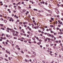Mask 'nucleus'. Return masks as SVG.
<instances>
[{
    "instance_id": "1",
    "label": "nucleus",
    "mask_w": 63,
    "mask_h": 63,
    "mask_svg": "<svg viewBox=\"0 0 63 63\" xmlns=\"http://www.w3.org/2000/svg\"><path fill=\"white\" fill-rule=\"evenodd\" d=\"M46 16H51V14H46Z\"/></svg>"
},
{
    "instance_id": "2",
    "label": "nucleus",
    "mask_w": 63,
    "mask_h": 63,
    "mask_svg": "<svg viewBox=\"0 0 63 63\" xmlns=\"http://www.w3.org/2000/svg\"><path fill=\"white\" fill-rule=\"evenodd\" d=\"M48 12H49V13H50V14H52V12L50 10H48Z\"/></svg>"
},
{
    "instance_id": "3",
    "label": "nucleus",
    "mask_w": 63,
    "mask_h": 63,
    "mask_svg": "<svg viewBox=\"0 0 63 63\" xmlns=\"http://www.w3.org/2000/svg\"><path fill=\"white\" fill-rule=\"evenodd\" d=\"M51 41H50L49 40L48 41V43H49V44H50L51 43Z\"/></svg>"
},
{
    "instance_id": "4",
    "label": "nucleus",
    "mask_w": 63,
    "mask_h": 63,
    "mask_svg": "<svg viewBox=\"0 0 63 63\" xmlns=\"http://www.w3.org/2000/svg\"><path fill=\"white\" fill-rule=\"evenodd\" d=\"M4 22H5V23H6V22H7V20H4Z\"/></svg>"
},
{
    "instance_id": "5",
    "label": "nucleus",
    "mask_w": 63,
    "mask_h": 63,
    "mask_svg": "<svg viewBox=\"0 0 63 63\" xmlns=\"http://www.w3.org/2000/svg\"><path fill=\"white\" fill-rule=\"evenodd\" d=\"M50 40H51V41H54V39H53L52 38Z\"/></svg>"
},
{
    "instance_id": "6",
    "label": "nucleus",
    "mask_w": 63,
    "mask_h": 63,
    "mask_svg": "<svg viewBox=\"0 0 63 63\" xmlns=\"http://www.w3.org/2000/svg\"><path fill=\"white\" fill-rule=\"evenodd\" d=\"M34 61L35 63H37V61L35 60Z\"/></svg>"
},
{
    "instance_id": "7",
    "label": "nucleus",
    "mask_w": 63,
    "mask_h": 63,
    "mask_svg": "<svg viewBox=\"0 0 63 63\" xmlns=\"http://www.w3.org/2000/svg\"><path fill=\"white\" fill-rule=\"evenodd\" d=\"M0 26L1 27H3V24H0Z\"/></svg>"
},
{
    "instance_id": "8",
    "label": "nucleus",
    "mask_w": 63,
    "mask_h": 63,
    "mask_svg": "<svg viewBox=\"0 0 63 63\" xmlns=\"http://www.w3.org/2000/svg\"><path fill=\"white\" fill-rule=\"evenodd\" d=\"M48 50H51V48H48Z\"/></svg>"
},
{
    "instance_id": "9",
    "label": "nucleus",
    "mask_w": 63,
    "mask_h": 63,
    "mask_svg": "<svg viewBox=\"0 0 63 63\" xmlns=\"http://www.w3.org/2000/svg\"><path fill=\"white\" fill-rule=\"evenodd\" d=\"M47 40H48V41H50V38H47Z\"/></svg>"
},
{
    "instance_id": "10",
    "label": "nucleus",
    "mask_w": 63,
    "mask_h": 63,
    "mask_svg": "<svg viewBox=\"0 0 63 63\" xmlns=\"http://www.w3.org/2000/svg\"><path fill=\"white\" fill-rule=\"evenodd\" d=\"M47 38H46L45 40H44V41H47Z\"/></svg>"
},
{
    "instance_id": "11",
    "label": "nucleus",
    "mask_w": 63,
    "mask_h": 63,
    "mask_svg": "<svg viewBox=\"0 0 63 63\" xmlns=\"http://www.w3.org/2000/svg\"><path fill=\"white\" fill-rule=\"evenodd\" d=\"M42 39H45V37L44 36H43L42 37Z\"/></svg>"
},
{
    "instance_id": "12",
    "label": "nucleus",
    "mask_w": 63,
    "mask_h": 63,
    "mask_svg": "<svg viewBox=\"0 0 63 63\" xmlns=\"http://www.w3.org/2000/svg\"><path fill=\"white\" fill-rule=\"evenodd\" d=\"M32 57H35V56L34 55H32V56H31Z\"/></svg>"
},
{
    "instance_id": "13",
    "label": "nucleus",
    "mask_w": 63,
    "mask_h": 63,
    "mask_svg": "<svg viewBox=\"0 0 63 63\" xmlns=\"http://www.w3.org/2000/svg\"><path fill=\"white\" fill-rule=\"evenodd\" d=\"M0 20L3 21L4 20V19H3V18H0Z\"/></svg>"
},
{
    "instance_id": "14",
    "label": "nucleus",
    "mask_w": 63,
    "mask_h": 63,
    "mask_svg": "<svg viewBox=\"0 0 63 63\" xmlns=\"http://www.w3.org/2000/svg\"><path fill=\"white\" fill-rule=\"evenodd\" d=\"M32 39L33 40V41H35V38H34L33 37L32 38Z\"/></svg>"
},
{
    "instance_id": "15",
    "label": "nucleus",
    "mask_w": 63,
    "mask_h": 63,
    "mask_svg": "<svg viewBox=\"0 0 63 63\" xmlns=\"http://www.w3.org/2000/svg\"><path fill=\"white\" fill-rule=\"evenodd\" d=\"M2 49L3 50H5V48L4 47H3L2 48Z\"/></svg>"
},
{
    "instance_id": "16",
    "label": "nucleus",
    "mask_w": 63,
    "mask_h": 63,
    "mask_svg": "<svg viewBox=\"0 0 63 63\" xmlns=\"http://www.w3.org/2000/svg\"><path fill=\"white\" fill-rule=\"evenodd\" d=\"M50 27H53V26L52 25H50Z\"/></svg>"
},
{
    "instance_id": "17",
    "label": "nucleus",
    "mask_w": 63,
    "mask_h": 63,
    "mask_svg": "<svg viewBox=\"0 0 63 63\" xmlns=\"http://www.w3.org/2000/svg\"><path fill=\"white\" fill-rule=\"evenodd\" d=\"M14 39H17V38L16 37H14Z\"/></svg>"
},
{
    "instance_id": "18",
    "label": "nucleus",
    "mask_w": 63,
    "mask_h": 63,
    "mask_svg": "<svg viewBox=\"0 0 63 63\" xmlns=\"http://www.w3.org/2000/svg\"><path fill=\"white\" fill-rule=\"evenodd\" d=\"M34 25H37V23H36V22H34Z\"/></svg>"
},
{
    "instance_id": "19",
    "label": "nucleus",
    "mask_w": 63,
    "mask_h": 63,
    "mask_svg": "<svg viewBox=\"0 0 63 63\" xmlns=\"http://www.w3.org/2000/svg\"><path fill=\"white\" fill-rule=\"evenodd\" d=\"M38 40H39V42H42V41L41 39H38Z\"/></svg>"
},
{
    "instance_id": "20",
    "label": "nucleus",
    "mask_w": 63,
    "mask_h": 63,
    "mask_svg": "<svg viewBox=\"0 0 63 63\" xmlns=\"http://www.w3.org/2000/svg\"><path fill=\"white\" fill-rule=\"evenodd\" d=\"M1 29H2V30H4V28H1Z\"/></svg>"
},
{
    "instance_id": "21",
    "label": "nucleus",
    "mask_w": 63,
    "mask_h": 63,
    "mask_svg": "<svg viewBox=\"0 0 63 63\" xmlns=\"http://www.w3.org/2000/svg\"><path fill=\"white\" fill-rule=\"evenodd\" d=\"M34 29H37V27L36 26L34 27Z\"/></svg>"
},
{
    "instance_id": "22",
    "label": "nucleus",
    "mask_w": 63,
    "mask_h": 63,
    "mask_svg": "<svg viewBox=\"0 0 63 63\" xmlns=\"http://www.w3.org/2000/svg\"><path fill=\"white\" fill-rule=\"evenodd\" d=\"M21 53H24V52H23V51L21 50Z\"/></svg>"
},
{
    "instance_id": "23",
    "label": "nucleus",
    "mask_w": 63,
    "mask_h": 63,
    "mask_svg": "<svg viewBox=\"0 0 63 63\" xmlns=\"http://www.w3.org/2000/svg\"><path fill=\"white\" fill-rule=\"evenodd\" d=\"M51 20H53V19H54V18H52V17H51Z\"/></svg>"
},
{
    "instance_id": "24",
    "label": "nucleus",
    "mask_w": 63,
    "mask_h": 63,
    "mask_svg": "<svg viewBox=\"0 0 63 63\" xmlns=\"http://www.w3.org/2000/svg\"><path fill=\"white\" fill-rule=\"evenodd\" d=\"M5 60L6 61H8V60H7V59H6V58L5 59Z\"/></svg>"
},
{
    "instance_id": "25",
    "label": "nucleus",
    "mask_w": 63,
    "mask_h": 63,
    "mask_svg": "<svg viewBox=\"0 0 63 63\" xmlns=\"http://www.w3.org/2000/svg\"><path fill=\"white\" fill-rule=\"evenodd\" d=\"M29 6H30L29 7V9H31V7L30 6L31 5H29Z\"/></svg>"
},
{
    "instance_id": "26",
    "label": "nucleus",
    "mask_w": 63,
    "mask_h": 63,
    "mask_svg": "<svg viewBox=\"0 0 63 63\" xmlns=\"http://www.w3.org/2000/svg\"><path fill=\"white\" fill-rule=\"evenodd\" d=\"M5 57H8V55H7V54H5Z\"/></svg>"
},
{
    "instance_id": "27",
    "label": "nucleus",
    "mask_w": 63,
    "mask_h": 63,
    "mask_svg": "<svg viewBox=\"0 0 63 63\" xmlns=\"http://www.w3.org/2000/svg\"><path fill=\"white\" fill-rule=\"evenodd\" d=\"M22 22H20L19 23L20 24H22Z\"/></svg>"
},
{
    "instance_id": "28",
    "label": "nucleus",
    "mask_w": 63,
    "mask_h": 63,
    "mask_svg": "<svg viewBox=\"0 0 63 63\" xmlns=\"http://www.w3.org/2000/svg\"><path fill=\"white\" fill-rule=\"evenodd\" d=\"M25 61H26V62H28V60H26V59H25Z\"/></svg>"
},
{
    "instance_id": "29",
    "label": "nucleus",
    "mask_w": 63,
    "mask_h": 63,
    "mask_svg": "<svg viewBox=\"0 0 63 63\" xmlns=\"http://www.w3.org/2000/svg\"><path fill=\"white\" fill-rule=\"evenodd\" d=\"M27 37H29V34H27Z\"/></svg>"
},
{
    "instance_id": "30",
    "label": "nucleus",
    "mask_w": 63,
    "mask_h": 63,
    "mask_svg": "<svg viewBox=\"0 0 63 63\" xmlns=\"http://www.w3.org/2000/svg\"><path fill=\"white\" fill-rule=\"evenodd\" d=\"M54 35H57V33H54Z\"/></svg>"
},
{
    "instance_id": "31",
    "label": "nucleus",
    "mask_w": 63,
    "mask_h": 63,
    "mask_svg": "<svg viewBox=\"0 0 63 63\" xmlns=\"http://www.w3.org/2000/svg\"><path fill=\"white\" fill-rule=\"evenodd\" d=\"M23 12H25V9H23Z\"/></svg>"
},
{
    "instance_id": "32",
    "label": "nucleus",
    "mask_w": 63,
    "mask_h": 63,
    "mask_svg": "<svg viewBox=\"0 0 63 63\" xmlns=\"http://www.w3.org/2000/svg\"><path fill=\"white\" fill-rule=\"evenodd\" d=\"M62 24V22H60V24Z\"/></svg>"
},
{
    "instance_id": "33",
    "label": "nucleus",
    "mask_w": 63,
    "mask_h": 63,
    "mask_svg": "<svg viewBox=\"0 0 63 63\" xmlns=\"http://www.w3.org/2000/svg\"><path fill=\"white\" fill-rule=\"evenodd\" d=\"M10 43H12V44H13V41H10Z\"/></svg>"
},
{
    "instance_id": "34",
    "label": "nucleus",
    "mask_w": 63,
    "mask_h": 63,
    "mask_svg": "<svg viewBox=\"0 0 63 63\" xmlns=\"http://www.w3.org/2000/svg\"><path fill=\"white\" fill-rule=\"evenodd\" d=\"M58 27H60V26H61V25L59 24L58 25Z\"/></svg>"
},
{
    "instance_id": "35",
    "label": "nucleus",
    "mask_w": 63,
    "mask_h": 63,
    "mask_svg": "<svg viewBox=\"0 0 63 63\" xmlns=\"http://www.w3.org/2000/svg\"><path fill=\"white\" fill-rule=\"evenodd\" d=\"M51 37L52 38H54V36L53 35H51Z\"/></svg>"
},
{
    "instance_id": "36",
    "label": "nucleus",
    "mask_w": 63,
    "mask_h": 63,
    "mask_svg": "<svg viewBox=\"0 0 63 63\" xmlns=\"http://www.w3.org/2000/svg\"><path fill=\"white\" fill-rule=\"evenodd\" d=\"M20 41H21V42H23V40L22 39H21Z\"/></svg>"
},
{
    "instance_id": "37",
    "label": "nucleus",
    "mask_w": 63,
    "mask_h": 63,
    "mask_svg": "<svg viewBox=\"0 0 63 63\" xmlns=\"http://www.w3.org/2000/svg\"><path fill=\"white\" fill-rule=\"evenodd\" d=\"M6 1L7 2H9V0H6Z\"/></svg>"
},
{
    "instance_id": "38",
    "label": "nucleus",
    "mask_w": 63,
    "mask_h": 63,
    "mask_svg": "<svg viewBox=\"0 0 63 63\" xmlns=\"http://www.w3.org/2000/svg\"><path fill=\"white\" fill-rule=\"evenodd\" d=\"M32 26H33V27H34V24H32Z\"/></svg>"
},
{
    "instance_id": "39",
    "label": "nucleus",
    "mask_w": 63,
    "mask_h": 63,
    "mask_svg": "<svg viewBox=\"0 0 63 63\" xmlns=\"http://www.w3.org/2000/svg\"><path fill=\"white\" fill-rule=\"evenodd\" d=\"M5 44H6V45H8V43H7V42H5Z\"/></svg>"
},
{
    "instance_id": "40",
    "label": "nucleus",
    "mask_w": 63,
    "mask_h": 63,
    "mask_svg": "<svg viewBox=\"0 0 63 63\" xmlns=\"http://www.w3.org/2000/svg\"><path fill=\"white\" fill-rule=\"evenodd\" d=\"M46 46L47 47H48V46H49V45H47Z\"/></svg>"
},
{
    "instance_id": "41",
    "label": "nucleus",
    "mask_w": 63,
    "mask_h": 63,
    "mask_svg": "<svg viewBox=\"0 0 63 63\" xmlns=\"http://www.w3.org/2000/svg\"><path fill=\"white\" fill-rule=\"evenodd\" d=\"M21 39H22L23 40H24V38H23V37H22L21 38Z\"/></svg>"
},
{
    "instance_id": "42",
    "label": "nucleus",
    "mask_w": 63,
    "mask_h": 63,
    "mask_svg": "<svg viewBox=\"0 0 63 63\" xmlns=\"http://www.w3.org/2000/svg\"><path fill=\"white\" fill-rule=\"evenodd\" d=\"M21 35H23V33H20Z\"/></svg>"
},
{
    "instance_id": "43",
    "label": "nucleus",
    "mask_w": 63,
    "mask_h": 63,
    "mask_svg": "<svg viewBox=\"0 0 63 63\" xmlns=\"http://www.w3.org/2000/svg\"><path fill=\"white\" fill-rule=\"evenodd\" d=\"M59 43H61V40H59Z\"/></svg>"
},
{
    "instance_id": "44",
    "label": "nucleus",
    "mask_w": 63,
    "mask_h": 63,
    "mask_svg": "<svg viewBox=\"0 0 63 63\" xmlns=\"http://www.w3.org/2000/svg\"><path fill=\"white\" fill-rule=\"evenodd\" d=\"M7 32H9V31L8 30H6Z\"/></svg>"
},
{
    "instance_id": "45",
    "label": "nucleus",
    "mask_w": 63,
    "mask_h": 63,
    "mask_svg": "<svg viewBox=\"0 0 63 63\" xmlns=\"http://www.w3.org/2000/svg\"><path fill=\"white\" fill-rule=\"evenodd\" d=\"M32 19H33V20H35V18L34 17H33L32 18Z\"/></svg>"
},
{
    "instance_id": "46",
    "label": "nucleus",
    "mask_w": 63,
    "mask_h": 63,
    "mask_svg": "<svg viewBox=\"0 0 63 63\" xmlns=\"http://www.w3.org/2000/svg\"><path fill=\"white\" fill-rule=\"evenodd\" d=\"M24 26L25 27H27V26H26V25H24Z\"/></svg>"
},
{
    "instance_id": "47",
    "label": "nucleus",
    "mask_w": 63,
    "mask_h": 63,
    "mask_svg": "<svg viewBox=\"0 0 63 63\" xmlns=\"http://www.w3.org/2000/svg\"><path fill=\"white\" fill-rule=\"evenodd\" d=\"M38 32H40V33H41V31L40 30L38 31Z\"/></svg>"
},
{
    "instance_id": "48",
    "label": "nucleus",
    "mask_w": 63,
    "mask_h": 63,
    "mask_svg": "<svg viewBox=\"0 0 63 63\" xmlns=\"http://www.w3.org/2000/svg\"><path fill=\"white\" fill-rule=\"evenodd\" d=\"M57 30H59V28H57Z\"/></svg>"
},
{
    "instance_id": "49",
    "label": "nucleus",
    "mask_w": 63,
    "mask_h": 63,
    "mask_svg": "<svg viewBox=\"0 0 63 63\" xmlns=\"http://www.w3.org/2000/svg\"><path fill=\"white\" fill-rule=\"evenodd\" d=\"M51 46H53V44H50Z\"/></svg>"
},
{
    "instance_id": "50",
    "label": "nucleus",
    "mask_w": 63,
    "mask_h": 63,
    "mask_svg": "<svg viewBox=\"0 0 63 63\" xmlns=\"http://www.w3.org/2000/svg\"><path fill=\"white\" fill-rule=\"evenodd\" d=\"M8 58H9V60H10L11 58H10V57H9Z\"/></svg>"
},
{
    "instance_id": "51",
    "label": "nucleus",
    "mask_w": 63,
    "mask_h": 63,
    "mask_svg": "<svg viewBox=\"0 0 63 63\" xmlns=\"http://www.w3.org/2000/svg\"><path fill=\"white\" fill-rule=\"evenodd\" d=\"M61 37H62L61 36H59V38H61Z\"/></svg>"
},
{
    "instance_id": "52",
    "label": "nucleus",
    "mask_w": 63,
    "mask_h": 63,
    "mask_svg": "<svg viewBox=\"0 0 63 63\" xmlns=\"http://www.w3.org/2000/svg\"><path fill=\"white\" fill-rule=\"evenodd\" d=\"M59 57H61L62 56L60 55H59Z\"/></svg>"
},
{
    "instance_id": "53",
    "label": "nucleus",
    "mask_w": 63,
    "mask_h": 63,
    "mask_svg": "<svg viewBox=\"0 0 63 63\" xmlns=\"http://www.w3.org/2000/svg\"><path fill=\"white\" fill-rule=\"evenodd\" d=\"M2 44H5V42H3Z\"/></svg>"
},
{
    "instance_id": "54",
    "label": "nucleus",
    "mask_w": 63,
    "mask_h": 63,
    "mask_svg": "<svg viewBox=\"0 0 63 63\" xmlns=\"http://www.w3.org/2000/svg\"><path fill=\"white\" fill-rule=\"evenodd\" d=\"M16 17V18H18V16H17Z\"/></svg>"
},
{
    "instance_id": "55",
    "label": "nucleus",
    "mask_w": 63,
    "mask_h": 63,
    "mask_svg": "<svg viewBox=\"0 0 63 63\" xmlns=\"http://www.w3.org/2000/svg\"><path fill=\"white\" fill-rule=\"evenodd\" d=\"M7 53H9V54H10V53L8 51V52H7Z\"/></svg>"
},
{
    "instance_id": "56",
    "label": "nucleus",
    "mask_w": 63,
    "mask_h": 63,
    "mask_svg": "<svg viewBox=\"0 0 63 63\" xmlns=\"http://www.w3.org/2000/svg\"><path fill=\"white\" fill-rule=\"evenodd\" d=\"M42 62H44V63H45V62H45V61H42Z\"/></svg>"
},
{
    "instance_id": "57",
    "label": "nucleus",
    "mask_w": 63,
    "mask_h": 63,
    "mask_svg": "<svg viewBox=\"0 0 63 63\" xmlns=\"http://www.w3.org/2000/svg\"><path fill=\"white\" fill-rule=\"evenodd\" d=\"M6 41H7V42H9V41L8 40H7Z\"/></svg>"
},
{
    "instance_id": "58",
    "label": "nucleus",
    "mask_w": 63,
    "mask_h": 63,
    "mask_svg": "<svg viewBox=\"0 0 63 63\" xmlns=\"http://www.w3.org/2000/svg\"><path fill=\"white\" fill-rule=\"evenodd\" d=\"M17 22H19V20L18 19L17 20Z\"/></svg>"
},
{
    "instance_id": "59",
    "label": "nucleus",
    "mask_w": 63,
    "mask_h": 63,
    "mask_svg": "<svg viewBox=\"0 0 63 63\" xmlns=\"http://www.w3.org/2000/svg\"><path fill=\"white\" fill-rule=\"evenodd\" d=\"M58 21L59 23H60V21L59 20H58Z\"/></svg>"
},
{
    "instance_id": "60",
    "label": "nucleus",
    "mask_w": 63,
    "mask_h": 63,
    "mask_svg": "<svg viewBox=\"0 0 63 63\" xmlns=\"http://www.w3.org/2000/svg\"><path fill=\"white\" fill-rule=\"evenodd\" d=\"M57 17H59V15H58L57 16Z\"/></svg>"
},
{
    "instance_id": "61",
    "label": "nucleus",
    "mask_w": 63,
    "mask_h": 63,
    "mask_svg": "<svg viewBox=\"0 0 63 63\" xmlns=\"http://www.w3.org/2000/svg\"><path fill=\"white\" fill-rule=\"evenodd\" d=\"M49 37H51V35L50 34H49Z\"/></svg>"
},
{
    "instance_id": "62",
    "label": "nucleus",
    "mask_w": 63,
    "mask_h": 63,
    "mask_svg": "<svg viewBox=\"0 0 63 63\" xmlns=\"http://www.w3.org/2000/svg\"><path fill=\"white\" fill-rule=\"evenodd\" d=\"M60 45H61V46H62V43H60Z\"/></svg>"
},
{
    "instance_id": "63",
    "label": "nucleus",
    "mask_w": 63,
    "mask_h": 63,
    "mask_svg": "<svg viewBox=\"0 0 63 63\" xmlns=\"http://www.w3.org/2000/svg\"><path fill=\"white\" fill-rule=\"evenodd\" d=\"M22 4H24V2H22Z\"/></svg>"
},
{
    "instance_id": "64",
    "label": "nucleus",
    "mask_w": 63,
    "mask_h": 63,
    "mask_svg": "<svg viewBox=\"0 0 63 63\" xmlns=\"http://www.w3.org/2000/svg\"><path fill=\"white\" fill-rule=\"evenodd\" d=\"M54 40H56V37H54Z\"/></svg>"
}]
</instances>
